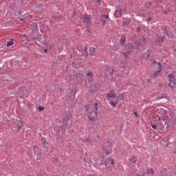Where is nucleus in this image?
Returning a JSON list of instances; mask_svg holds the SVG:
<instances>
[{
  "label": "nucleus",
  "instance_id": "nucleus-1",
  "mask_svg": "<svg viewBox=\"0 0 176 176\" xmlns=\"http://www.w3.org/2000/svg\"><path fill=\"white\" fill-rule=\"evenodd\" d=\"M98 104L95 103L94 104H86L85 106V109L87 112V116L89 122H94L97 120L98 117V108L97 107Z\"/></svg>",
  "mask_w": 176,
  "mask_h": 176
},
{
  "label": "nucleus",
  "instance_id": "nucleus-2",
  "mask_svg": "<svg viewBox=\"0 0 176 176\" xmlns=\"http://www.w3.org/2000/svg\"><path fill=\"white\" fill-rule=\"evenodd\" d=\"M168 78L170 82L169 84H168V87H173L171 83H173V85H176V72L168 74Z\"/></svg>",
  "mask_w": 176,
  "mask_h": 176
},
{
  "label": "nucleus",
  "instance_id": "nucleus-3",
  "mask_svg": "<svg viewBox=\"0 0 176 176\" xmlns=\"http://www.w3.org/2000/svg\"><path fill=\"white\" fill-rule=\"evenodd\" d=\"M113 147V145L111 143H107L106 146L103 148L104 153L105 155H111L112 153V148Z\"/></svg>",
  "mask_w": 176,
  "mask_h": 176
},
{
  "label": "nucleus",
  "instance_id": "nucleus-4",
  "mask_svg": "<svg viewBox=\"0 0 176 176\" xmlns=\"http://www.w3.org/2000/svg\"><path fill=\"white\" fill-rule=\"evenodd\" d=\"M126 51L125 52H122V54H124V56H125V58H127V56H129V54H130V53H131V52H133V45L131 44H129L128 45L126 46Z\"/></svg>",
  "mask_w": 176,
  "mask_h": 176
},
{
  "label": "nucleus",
  "instance_id": "nucleus-5",
  "mask_svg": "<svg viewBox=\"0 0 176 176\" xmlns=\"http://www.w3.org/2000/svg\"><path fill=\"white\" fill-rule=\"evenodd\" d=\"M153 65L155 67V68H157V72H155L153 74L154 76H157L160 72V71H162V65H160V63H156V61L153 62Z\"/></svg>",
  "mask_w": 176,
  "mask_h": 176
},
{
  "label": "nucleus",
  "instance_id": "nucleus-6",
  "mask_svg": "<svg viewBox=\"0 0 176 176\" xmlns=\"http://www.w3.org/2000/svg\"><path fill=\"white\" fill-rule=\"evenodd\" d=\"M91 16L90 15H86L84 14L81 16V20L82 21H83L84 23H86L87 25H90V23H91Z\"/></svg>",
  "mask_w": 176,
  "mask_h": 176
},
{
  "label": "nucleus",
  "instance_id": "nucleus-7",
  "mask_svg": "<svg viewBox=\"0 0 176 176\" xmlns=\"http://www.w3.org/2000/svg\"><path fill=\"white\" fill-rule=\"evenodd\" d=\"M118 104H119V100L117 97L113 98V99L110 100V105H111L113 108H116Z\"/></svg>",
  "mask_w": 176,
  "mask_h": 176
},
{
  "label": "nucleus",
  "instance_id": "nucleus-8",
  "mask_svg": "<svg viewBox=\"0 0 176 176\" xmlns=\"http://www.w3.org/2000/svg\"><path fill=\"white\" fill-rule=\"evenodd\" d=\"M115 97H116V94H115V91H109V93H107V98H108V100H109V98H114Z\"/></svg>",
  "mask_w": 176,
  "mask_h": 176
},
{
  "label": "nucleus",
  "instance_id": "nucleus-9",
  "mask_svg": "<svg viewBox=\"0 0 176 176\" xmlns=\"http://www.w3.org/2000/svg\"><path fill=\"white\" fill-rule=\"evenodd\" d=\"M129 160L131 164H135V163H137V157L132 156L129 158Z\"/></svg>",
  "mask_w": 176,
  "mask_h": 176
},
{
  "label": "nucleus",
  "instance_id": "nucleus-10",
  "mask_svg": "<svg viewBox=\"0 0 176 176\" xmlns=\"http://www.w3.org/2000/svg\"><path fill=\"white\" fill-rule=\"evenodd\" d=\"M41 141L44 148H47L49 146V142H47L46 138H42Z\"/></svg>",
  "mask_w": 176,
  "mask_h": 176
},
{
  "label": "nucleus",
  "instance_id": "nucleus-11",
  "mask_svg": "<svg viewBox=\"0 0 176 176\" xmlns=\"http://www.w3.org/2000/svg\"><path fill=\"white\" fill-rule=\"evenodd\" d=\"M114 14H115L116 17H117V18L122 17V10H116Z\"/></svg>",
  "mask_w": 176,
  "mask_h": 176
},
{
  "label": "nucleus",
  "instance_id": "nucleus-12",
  "mask_svg": "<svg viewBox=\"0 0 176 176\" xmlns=\"http://www.w3.org/2000/svg\"><path fill=\"white\" fill-rule=\"evenodd\" d=\"M86 74L88 77V80L91 82V80H93V73L91 72H87Z\"/></svg>",
  "mask_w": 176,
  "mask_h": 176
},
{
  "label": "nucleus",
  "instance_id": "nucleus-13",
  "mask_svg": "<svg viewBox=\"0 0 176 176\" xmlns=\"http://www.w3.org/2000/svg\"><path fill=\"white\" fill-rule=\"evenodd\" d=\"M108 164H111L113 166L115 164V161L112 158H109L107 162L105 164V167H107Z\"/></svg>",
  "mask_w": 176,
  "mask_h": 176
},
{
  "label": "nucleus",
  "instance_id": "nucleus-14",
  "mask_svg": "<svg viewBox=\"0 0 176 176\" xmlns=\"http://www.w3.org/2000/svg\"><path fill=\"white\" fill-rule=\"evenodd\" d=\"M163 41H164V37L162 36V37H158L157 40H155V43L157 45H160V43H162L163 42Z\"/></svg>",
  "mask_w": 176,
  "mask_h": 176
},
{
  "label": "nucleus",
  "instance_id": "nucleus-15",
  "mask_svg": "<svg viewBox=\"0 0 176 176\" xmlns=\"http://www.w3.org/2000/svg\"><path fill=\"white\" fill-rule=\"evenodd\" d=\"M89 53L91 56H94L96 54V48L91 47L89 48Z\"/></svg>",
  "mask_w": 176,
  "mask_h": 176
},
{
  "label": "nucleus",
  "instance_id": "nucleus-16",
  "mask_svg": "<svg viewBox=\"0 0 176 176\" xmlns=\"http://www.w3.org/2000/svg\"><path fill=\"white\" fill-rule=\"evenodd\" d=\"M33 151H34V155H39V148H38V147H36V146H34Z\"/></svg>",
  "mask_w": 176,
  "mask_h": 176
},
{
  "label": "nucleus",
  "instance_id": "nucleus-17",
  "mask_svg": "<svg viewBox=\"0 0 176 176\" xmlns=\"http://www.w3.org/2000/svg\"><path fill=\"white\" fill-rule=\"evenodd\" d=\"M14 45V42L13 41V39H10V41L7 42V47H10V46H13Z\"/></svg>",
  "mask_w": 176,
  "mask_h": 176
},
{
  "label": "nucleus",
  "instance_id": "nucleus-18",
  "mask_svg": "<svg viewBox=\"0 0 176 176\" xmlns=\"http://www.w3.org/2000/svg\"><path fill=\"white\" fill-rule=\"evenodd\" d=\"M17 126H18V133H19V131H20V130H21L23 127V123L21 122V121H17Z\"/></svg>",
  "mask_w": 176,
  "mask_h": 176
},
{
  "label": "nucleus",
  "instance_id": "nucleus-19",
  "mask_svg": "<svg viewBox=\"0 0 176 176\" xmlns=\"http://www.w3.org/2000/svg\"><path fill=\"white\" fill-rule=\"evenodd\" d=\"M147 174H150L151 175H153L155 174V170L153 168H150L147 170Z\"/></svg>",
  "mask_w": 176,
  "mask_h": 176
},
{
  "label": "nucleus",
  "instance_id": "nucleus-20",
  "mask_svg": "<svg viewBox=\"0 0 176 176\" xmlns=\"http://www.w3.org/2000/svg\"><path fill=\"white\" fill-rule=\"evenodd\" d=\"M32 27V31H36V30H38V24L36 23H33Z\"/></svg>",
  "mask_w": 176,
  "mask_h": 176
},
{
  "label": "nucleus",
  "instance_id": "nucleus-21",
  "mask_svg": "<svg viewBox=\"0 0 176 176\" xmlns=\"http://www.w3.org/2000/svg\"><path fill=\"white\" fill-rule=\"evenodd\" d=\"M118 100H124V96L122 94H120L118 96H117Z\"/></svg>",
  "mask_w": 176,
  "mask_h": 176
},
{
  "label": "nucleus",
  "instance_id": "nucleus-22",
  "mask_svg": "<svg viewBox=\"0 0 176 176\" xmlns=\"http://www.w3.org/2000/svg\"><path fill=\"white\" fill-rule=\"evenodd\" d=\"M126 42V38H121V39H120V45H124V43Z\"/></svg>",
  "mask_w": 176,
  "mask_h": 176
},
{
  "label": "nucleus",
  "instance_id": "nucleus-23",
  "mask_svg": "<svg viewBox=\"0 0 176 176\" xmlns=\"http://www.w3.org/2000/svg\"><path fill=\"white\" fill-rule=\"evenodd\" d=\"M167 96L165 94H162L160 98H157V100H162V98H166Z\"/></svg>",
  "mask_w": 176,
  "mask_h": 176
},
{
  "label": "nucleus",
  "instance_id": "nucleus-24",
  "mask_svg": "<svg viewBox=\"0 0 176 176\" xmlns=\"http://www.w3.org/2000/svg\"><path fill=\"white\" fill-rule=\"evenodd\" d=\"M71 116H72L71 113H69L67 115L66 120H69V119H71Z\"/></svg>",
  "mask_w": 176,
  "mask_h": 176
},
{
  "label": "nucleus",
  "instance_id": "nucleus-25",
  "mask_svg": "<svg viewBox=\"0 0 176 176\" xmlns=\"http://www.w3.org/2000/svg\"><path fill=\"white\" fill-rule=\"evenodd\" d=\"M151 127L152 129H153L154 130H156L157 126L153 123H151Z\"/></svg>",
  "mask_w": 176,
  "mask_h": 176
},
{
  "label": "nucleus",
  "instance_id": "nucleus-26",
  "mask_svg": "<svg viewBox=\"0 0 176 176\" xmlns=\"http://www.w3.org/2000/svg\"><path fill=\"white\" fill-rule=\"evenodd\" d=\"M109 16H108V15H102V19H109Z\"/></svg>",
  "mask_w": 176,
  "mask_h": 176
},
{
  "label": "nucleus",
  "instance_id": "nucleus-27",
  "mask_svg": "<svg viewBox=\"0 0 176 176\" xmlns=\"http://www.w3.org/2000/svg\"><path fill=\"white\" fill-rule=\"evenodd\" d=\"M102 25H105V24H107V21H105L104 19H102Z\"/></svg>",
  "mask_w": 176,
  "mask_h": 176
},
{
  "label": "nucleus",
  "instance_id": "nucleus-28",
  "mask_svg": "<svg viewBox=\"0 0 176 176\" xmlns=\"http://www.w3.org/2000/svg\"><path fill=\"white\" fill-rule=\"evenodd\" d=\"M41 39H42V36H38L37 38H36V40L39 41H41Z\"/></svg>",
  "mask_w": 176,
  "mask_h": 176
},
{
  "label": "nucleus",
  "instance_id": "nucleus-29",
  "mask_svg": "<svg viewBox=\"0 0 176 176\" xmlns=\"http://www.w3.org/2000/svg\"><path fill=\"white\" fill-rule=\"evenodd\" d=\"M133 115H135L136 118H138V113H137V111L133 112Z\"/></svg>",
  "mask_w": 176,
  "mask_h": 176
},
{
  "label": "nucleus",
  "instance_id": "nucleus-30",
  "mask_svg": "<svg viewBox=\"0 0 176 176\" xmlns=\"http://www.w3.org/2000/svg\"><path fill=\"white\" fill-rule=\"evenodd\" d=\"M43 109H45L44 107H38V110H39V111H43Z\"/></svg>",
  "mask_w": 176,
  "mask_h": 176
},
{
  "label": "nucleus",
  "instance_id": "nucleus-31",
  "mask_svg": "<svg viewBox=\"0 0 176 176\" xmlns=\"http://www.w3.org/2000/svg\"><path fill=\"white\" fill-rule=\"evenodd\" d=\"M140 41H142L143 42H145V38H144V37H142V38H140Z\"/></svg>",
  "mask_w": 176,
  "mask_h": 176
},
{
  "label": "nucleus",
  "instance_id": "nucleus-32",
  "mask_svg": "<svg viewBox=\"0 0 176 176\" xmlns=\"http://www.w3.org/2000/svg\"><path fill=\"white\" fill-rule=\"evenodd\" d=\"M139 46H144V44L143 43H140V44H138Z\"/></svg>",
  "mask_w": 176,
  "mask_h": 176
},
{
  "label": "nucleus",
  "instance_id": "nucleus-33",
  "mask_svg": "<svg viewBox=\"0 0 176 176\" xmlns=\"http://www.w3.org/2000/svg\"><path fill=\"white\" fill-rule=\"evenodd\" d=\"M45 53H47V49L44 50Z\"/></svg>",
  "mask_w": 176,
  "mask_h": 176
},
{
  "label": "nucleus",
  "instance_id": "nucleus-34",
  "mask_svg": "<svg viewBox=\"0 0 176 176\" xmlns=\"http://www.w3.org/2000/svg\"><path fill=\"white\" fill-rule=\"evenodd\" d=\"M65 129H67V126H65V129H63V131H65Z\"/></svg>",
  "mask_w": 176,
  "mask_h": 176
},
{
  "label": "nucleus",
  "instance_id": "nucleus-35",
  "mask_svg": "<svg viewBox=\"0 0 176 176\" xmlns=\"http://www.w3.org/2000/svg\"><path fill=\"white\" fill-rule=\"evenodd\" d=\"M161 176H167V174L162 175Z\"/></svg>",
  "mask_w": 176,
  "mask_h": 176
},
{
  "label": "nucleus",
  "instance_id": "nucleus-36",
  "mask_svg": "<svg viewBox=\"0 0 176 176\" xmlns=\"http://www.w3.org/2000/svg\"><path fill=\"white\" fill-rule=\"evenodd\" d=\"M19 20H21V21H23V20H24V19H19Z\"/></svg>",
  "mask_w": 176,
  "mask_h": 176
},
{
  "label": "nucleus",
  "instance_id": "nucleus-37",
  "mask_svg": "<svg viewBox=\"0 0 176 176\" xmlns=\"http://www.w3.org/2000/svg\"><path fill=\"white\" fill-rule=\"evenodd\" d=\"M148 21H151V18H148Z\"/></svg>",
  "mask_w": 176,
  "mask_h": 176
},
{
  "label": "nucleus",
  "instance_id": "nucleus-38",
  "mask_svg": "<svg viewBox=\"0 0 176 176\" xmlns=\"http://www.w3.org/2000/svg\"><path fill=\"white\" fill-rule=\"evenodd\" d=\"M23 36H25V38H27V36H26V35H23Z\"/></svg>",
  "mask_w": 176,
  "mask_h": 176
}]
</instances>
